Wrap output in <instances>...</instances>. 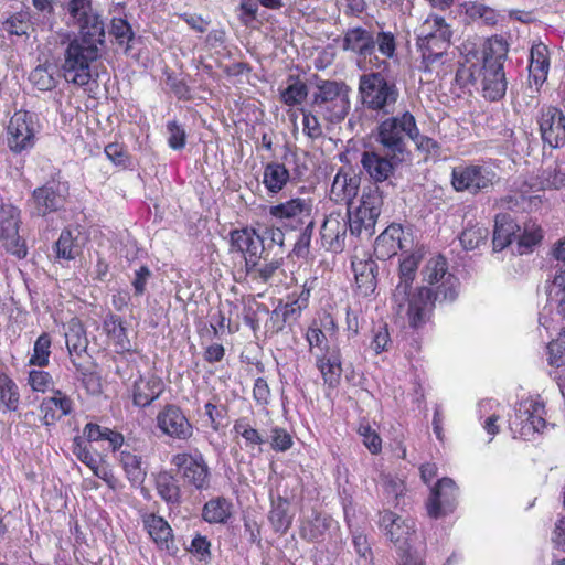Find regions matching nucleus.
<instances>
[{
  "instance_id": "864d4df0",
  "label": "nucleus",
  "mask_w": 565,
  "mask_h": 565,
  "mask_svg": "<svg viewBox=\"0 0 565 565\" xmlns=\"http://www.w3.org/2000/svg\"><path fill=\"white\" fill-rule=\"evenodd\" d=\"M488 235L489 232L484 225L480 223H468L460 235V242L463 248L472 250L479 247L480 244H484Z\"/></svg>"
},
{
  "instance_id": "c756f323",
  "label": "nucleus",
  "mask_w": 565,
  "mask_h": 565,
  "mask_svg": "<svg viewBox=\"0 0 565 565\" xmlns=\"http://www.w3.org/2000/svg\"><path fill=\"white\" fill-rule=\"evenodd\" d=\"M352 269L355 277L356 292L362 297H369L376 289L377 265L374 260H352Z\"/></svg>"
},
{
  "instance_id": "72a5a7b5",
  "label": "nucleus",
  "mask_w": 565,
  "mask_h": 565,
  "mask_svg": "<svg viewBox=\"0 0 565 565\" xmlns=\"http://www.w3.org/2000/svg\"><path fill=\"white\" fill-rule=\"evenodd\" d=\"M343 49L356 52L366 58L374 53L375 41L371 32L362 28H353L347 31L343 39Z\"/></svg>"
},
{
  "instance_id": "f704fd0d",
  "label": "nucleus",
  "mask_w": 565,
  "mask_h": 565,
  "mask_svg": "<svg viewBox=\"0 0 565 565\" xmlns=\"http://www.w3.org/2000/svg\"><path fill=\"white\" fill-rule=\"evenodd\" d=\"M518 232H521V228L516 225L510 215H498L495 217L493 230V250L500 252L512 244L513 239H516Z\"/></svg>"
},
{
  "instance_id": "423d86ee",
  "label": "nucleus",
  "mask_w": 565,
  "mask_h": 565,
  "mask_svg": "<svg viewBox=\"0 0 565 565\" xmlns=\"http://www.w3.org/2000/svg\"><path fill=\"white\" fill-rule=\"evenodd\" d=\"M416 136V119L409 111L385 118L377 127V141L383 151L405 158L407 141Z\"/></svg>"
},
{
  "instance_id": "4d7b16f0",
  "label": "nucleus",
  "mask_w": 565,
  "mask_h": 565,
  "mask_svg": "<svg viewBox=\"0 0 565 565\" xmlns=\"http://www.w3.org/2000/svg\"><path fill=\"white\" fill-rule=\"evenodd\" d=\"M547 361L554 370L565 366V328L556 340L548 343Z\"/></svg>"
},
{
  "instance_id": "c03bdc74",
  "label": "nucleus",
  "mask_w": 565,
  "mask_h": 565,
  "mask_svg": "<svg viewBox=\"0 0 565 565\" xmlns=\"http://www.w3.org/2000/svg\"><path fill=\"white\" fill-rule=\"evenodd\" d=\"M280 266L281 259H274L268 263H262V259H256V262L245 267L246 277L255 282L268 284Z\"/></svg>"
},
{
  "instance_id": "9b49d317",
  "label": "nucleus",
  "mask_w": 565,
  "mask_h": 565,
  "mask_svg": "<svg viewBox=\"0 0 565 565\" xmlns=\"http://www.w3.org/2000/svg\"><path fill=\"white\" fill-rule=\"evenodd\" d=\"M65 8L67 24L77 28L78 35L105 36L104 22L93 9L92 0H68Z\"/></svg>"
},
{
  "instance_id": "7c9ffc66",
  "label": "nucleus",
  "mask_w": 565,
  "mask_h": 565,
  "mask_svg": "<svg viewBox=\"0 0 565 565\" xmlns=\"http://www.w3.org/2000/svg\"><path fill=\"white\" fill-rule=\"evenodd\" d=\"M316 365L322 375L324 384L329 387L338 386L342 374L339 350L328 348L324 353L317 355Z\"/></svg>"
},
{
  "instance_id": "6e6d98bb",
  "label": "nucleus",
  "mask_w": 565,
  "mask_h": 565,
  "mask_svg": "<svg viewBox=\"0 0 565 565\" xmlns=\"http://www.w3.org/2000/svg\"><path fill=\"white\" fill-rule=\"evenodd\" d=\"M51 337L49 333H42L34 342L33 353L30 358L29 363L40 367L49 364V358L51 354Z\"/></svg>"
},
{
  "instance_id": "79ce46f5",
  "label": "nucleus",
  "mask_w": 565,
  "mask_h": 565,
  "mask_svg": "<svg viewBox=\"0 0 565 565\" xmlns=\"http://www.w3.org/2000/svg\"><path fill=\"white\" fill-rule=\"evenodd\" d=\"M508 43L500 36L488 39L483 47V66H501L503 67L508 55Z\"/></svg>"
},
{
  "instance_id": "dca6fc26",
  "label": "nucleus",
  "mask_w": 565,
  "mask_h": 565,
  "mask_svg": "<svg viewBox=\"0 0 565 565\" xmlns=\"http://www.w3.org/2000/svg\"><path fill=\"white\" fill-rule=\"evenodd\" d=\"M405 160L403 157H395L393 152L364 151L361 156L363 170L374 182L388 180L394 170Z\"/></svg>"
},
{
  "instance_id": "9d476101",
  "label": "nucleus",
  "mask_w": 565,
  "mask_h": 565,
  "mask_svg": "<svg viewBox=\"0 0 565 565\" xmlns=\"http://www.w3.org/2000/svg\"><path fill=\"white\" fill-rule=\"evenodd\" d=\"M497 180L495 170L486 162L459 164L452 168L451 172L454 189L473 195L489 192Z\"/></svg>"
},
{
  "instance_id": "f3484780",
  "label": "nucleus",
  "mask_w": 565,
  "mask_h": 565,
  "mask_svg": "<svg viewBox=\"0 0 565 565\" xmlns=\"http://www.w3.org/2000/svg\"><path fill=\"white\" fill-rule=\"evenodd\" d=\"M529 90L531 98L539 104L537 95L542 85L546 82L550 71V51L543 43L533 44L529 56Z\"/></svg>"
},
{
  "instance_id": "338daca9",
  "label": "nucleus",
  "mask_w": 565,
  "mask_h": 565,
  "mask_svg": "<svg viewBox=\"0 0 565 565\" xmlns=\"http://www.w3.org/2000/svg\"><path fill=\"white\" fill-rule=\"evenodd\" d=\"M73 454L76 458L86 465L88 468H93L98 460L90 454L88 445L84 437H75L73 440Z\"/></svg>"
},
{
  "instance_id": "5701e85b",
  "label": "nucleus",
  "mask_w": 565,
  "mask_h": 565,
  "mask_svg": "<svg viewBox=\"0 0 565 565\" xmlns=\"http://www.w3.org/2000/svg\"><path fill=\"white\" fill-rule=\"evenodd\" d=\"M164 391V383L156 374L140 375L131 386L132 404L145 408L158 399Z\"/></svg>"
},
{
  "instance_id": "e2e57ef3",
  "label": "nucleus",
  "mask_w": 565,
  "mask_h": 565,
  "mask_svg": "<svg viewBox=\"0 0 565 565\" xmlns=\"http://www.w3.org/2000/svg\"><path fill=\"white\" fill-rule=\"evenodd\" d=\"M441 25L445 28H450L444 18L439 15H429L419 28L417 41H422L423 39L427 40L433 35H437L439 33V29H441Z\"/></svg>"
},
{
  "instance_id": "cd10ccee",
  "label": "nucleus",
  "mask_w": 565,
  "mask_h": 565,
  "mask_svg": "<svg viewBox=\"0 0 565 565\" xmlns=\"http://www.w3.org/2000/svg\"><path fill=\"white\" fill-rule=\"evenodd\" d=\"M554 255L563 265L550 286L548 300L555 306L556 313L565 320V239L559 242Z\"/></svg>"
},
{
  "instance_id": "0eeeda50",
  "label": "nucleus",
  "mask_w": 565,
  "mask_h": 565,
  "mask_svg": "<svg viewBox=\"0 0 565 565\" xmlns=\"http://www.w3.org/2000/svg\"><path fill=\"white\" fill-rule=\"evenodd\" d=\"M422 287L433 290V309L435 302L454 301L458 297L459 280L448 270L445 257L436 256L430 258L422 270Z\"/></svg>"
},
{
  "instance_id": "680f3d73",
  "label": "nucleus",
  "mask_w": 565,
  "mask_h": 565,
  "mask_svg": "<svg viewBox=\"0 0 565 565\" xmlns=\"http://www.w3.org/2000/svg\"><path fill=\"white\" fill-rule=\"evenodd\" d=\"M313 227H315L313 220H309L307 222V224H305L303 231L298 236V238L294 245V249H292V253L298 258H306L309 255V248H310V242H311Z\"/></svg>"
},
{
  "instance_id": "052dcab7",
  "label": "nucleus",
  "mask_w": 565,
  "mask_h": 565,
  "mask_svg": "<svg viewBox=\"0 0 565 565\" xmlns=\"http://www.w3.org/2000/svg\"><path fill=\"white\" fill-rule=\"evenodd\" d=\"M110 34L114 35L120 45H127V47L134 39V32L130 24L121 18H114L111 20Z\"/></svg>"
},
{
  "instance_id": "393cba45",
  "label": "nucleus",
  "mask_w": 565,
  "mask_h": 565,
  "mask_svg": "<svg viewBox=\"0 0 565 565\" xmlns=\"http://www.w3.org/2000/svg\"><path fill=\"white\" fill-rule=\"evenodd\" d=\"M479 75H481L480 86L482 96L487 100L498 102L505 96L508 81L503 67L488 66L487 68L479 70Z\"/></svg>"
},
{
  "instance_id": "bb28decb",
  "label": "nucleus",
  "mask_w": 565,
  "mask_h": 565,
  "mask_svg": "<svg viewBox=\"0 0 565 565\" xmlns=\"http://www.w3.org/2000/svg\"><path fill=\"white\" fill-rule=\"evenodd\" d=\"M64 335L71 362L76 371H82V364L77 359L86 351L88 340L79 319L73 318L68 321Z\"/></svg>"
},
{
  "instance_id": "37998d69",
  "label": "nucleus",
  "mask_w": 565,
  "mask_h": 565,
  "mask_svg": "<svg viewBox=\"0 0 565 565\" xmlns=\"http://www.w3.org/2000/svg\"><path fill=\"white\" fill-rule=\"evenodd\" d=\"M232 503L218 497L207 501L202 510V518L209 523H225L232 515Z\"/></svg>"
},
{
  "instance_id": "4be33fe9",
  "label": "nucleus",
  "mask_w": 565,
  "mask_h": 565,
  "mask_svg": "<svg viewBox=\"0 0 565 565\" xmlns=\"http://www.w3.org/2000/svg\"><path fill=\"white\" fill-rule=\"evenodd\" d=\"M348 222L340 213H331L326 217L321 230L322 246L332 253H341L345 247Z\"/></svg>"
},
{
  "instance_id": "39448f33",
  "label": "nucleus",
  "mask_w": 565,
  "mask_h": 565,
  "mask_svg": "<svg viewBox=\"0 0 565 565\" xmlns=\"http://www.w3.org/2000/svg\"><path fill=\"white\" fill-rule=\"evenodd\" d=\"M383 206V193L377 186H371L363 191L359 205H348L344 216L352 236L371 238L375 233V225Z\"/></svg>"
},
{
  "instance_id": "412c9836",
  "label": "nucleus",
  "mask_w": 565,
  "mask_h": 565,
  "mask_svg": "<svg viewBox=\"0 0 565 565\" xmlns=\"http://www.w3.org/2000/svg\"><path fill=\"white\" fill-rule=\"evenodd\" d=\"M232 249L244 254L245 267L256 259L264 258V237L258 235L254 228L244 227L230 233Z\"/></svg>"
},
{
  "instance_id": "a19ab883",
  "label": "nucleus",
  "mask_w": 565,
  "mask_h": 565,
  "mask_svg": "<svg viewBox=\"0 0 565 565\" xmlns=\"http://www.w3.org/2000/svg\"><path fill=\"white\" fill-rule=\"evenodd\" d=\"M120 462L131 486H142L147 476V468L143 465L142 458L129 451H121Z\"/></svg>"
},
{
  "instance_id": "6ab92c4d",
  "label": "nucleus",
  "mask_w": 565,
  "mask_h": 565,
  "mask_svg": "<svg viewBox=\"0 0 565 565\" xmlns=\"http://www.w3.org/2000/svg\"><path fill=\"white\" fill-rule=\"evenodd\" d=\"M458 497V488L450 478L440 479L431 489L430 497L427 502V511L429 516L439 518L455 510Z\"/></svg>"
},
{
  "instance_id": "4468645a",
  "label": "nucleus",
  "mask_w": 565,
  "mask_h": 565,
  "mask_svg": "<svg viewBox=\"0 0 565 565\" xmlns=\"http://www.w3.org/2000/svg\"><path fill=\"white\" fill-rule=\"evenodd\" d=\"M156 426L163 436L172 439L188 440L193 436L192 424L175 404H167L158 412Z\"/></svg>"
},
{
  "instance_id": "7ed1b4c3",
  "label": "nucleus",
  "mask_w": 565,
  "mask_h": 565,
  "mask_svg": "<svg viewBox=\"0 0 565 565\" xmlns=\"http://www.w3.org/2000/svg\"><path fill=\"white\" fill-rule=\"evenodd\" d=\"M359 95L365 109L385 117L394 114L399 89L383 71H375L360 76Z\"/></svg>"
},
{
  "instance_id": "a18cd8bd",
  "label": "nucleus",
  "mask_w": 565,
  "mask_h": 565,
  "mask_svg": "<svg viewBox=\"0 0 565 565\" xmlns=\"http://www.w3.org/2000/svg\"><path fill=\"white\" fill-rule=\"evenodd\" d=\"M145 527L151 539L159 545L168 547V542L172 537V530L169 523L161 516L149 514L143 519Z\"/></svg>"
},
{
  "instance_id": "5fc2aeb1",
  "label": "nucleus",
  "mask_w": 565,
  "mask_h": 565,
  "mask_svg": "<svg viewBox=\"0 0 565 565\" xmlns=\"http://www.w3.org/2000/svg\"><path fill=\"white\" fill-rule=\"evenodd\" d=\"M437 35H433L427 40L423 39L422 41H417V45L419 50H440L443 53H449L448 50L450 47V39L452 36V31L450 28H445L441 25V29L438 31Z\"/></svg>"
},
{
  "instance_id": "f257e3e1",
  "label": "nucleus",
  "mask_w": 565,
  "mask_h": 565,
  "mask_svg": "<svg viewBox=\"0 0 565 565\" xmlns=\"http://www.w3.org/2000/svg\"><path fill=\"white\" fill-rule=\"evenodd\" d=\"M420 260L419 253L408 254L401 259L399 281L391 298L396 322L413 330L423 328L433 312V290L428 287H413Z\"/></svg>"
},
{
  "instance_id": "f03ea898",
  "label": "nucleus",
  "mask_w": 565,
  "mask_h": 565,
  "mask_svg": "<svg viewBox=\"0 0 565 565\" xmlns=\"http://www.w3.org/2000/svg\"><path fill=\"white\" fill-rule=\"evenodd\" d=\"M105 36L73 38L63 54L62 72L66 82L77 86L87 85L92 77L93 63L100 56Z\"/></svg>"
},
{
  "instance_id": "8fccbe9b",
  "label": "nucleus",
  "mask_w": 565,
  "mask_h": 565,
  "mask_svg": "<svg viewBox=\"0 0 565 565\" xmlns=\"http://www.w3.org/2000/svg\"><path fill=\"white\" fill-rule=\"evenodd\" d=\"M307 96L306 83L292 76L289 77L287 87L280 90V99L287 106L300 105Z\"/></svg>"
},
{
  "instance_id": "4c0bfd02",
  "label": "nucleus",
  "mask_w": 565,
  "mask_h": 565,
  "mask_svg": "<svg viewBox=\"0 0 565 565\" xmlns=\"http://www.w3.org/2000/svg\"><path fill=\"white\" fill-rule=\"evenodd\" d=\"M290 180L289 170L279 162H268L264 167L263 184L268 193H279Z\"/></svg>"
},
{
  "instance_id": "58836bf2",
  "label": "nucleus",
  "mask_w": 565,
  "mask_h": 565,
  "mask_svg": "<svg viewBox=\"0 0 565 565\" xmlns=\"http://www.w3.org/2000/svg\"><path fill=\"white\" fill-rule=\"evenodd\" d=\"M103 328L115 343L118 352H129L131 350V343L120 317L108 313L104 319Z\"/></svg>"
},
{
  "instance_id": "09e8293b",
  "label": "nucleus",
  "mask_w": 565,
  "mask_h": 565,
  "mask_svg": "<svg viewBox=\"0 0 565 565\" xmlns=\"http://www.w3.org/2000/svg\"><path fill=\"white\" fill-rule=\"evenodd\" d=\"M56 258L64 260L75 259L82 253L78 237H74L71 230H63L55 243Z\"/></svg>"
},
{
  "instance_id": "0e129e2a",
  "label": "nucleus",
  "mask_w": 565,
  "mask_h": 565,
  "mask_svg": "<svg viewBox=\"0 0 565 565\" xmlns=\"http://www.w3.org/2000/svg\"><path fill=\"white\" fill-rule=\"evenodd\" d=\"M167 131L169 147L174 150L183 149L186 141L184 128H182L175 120H172L168 121Z\"/></svg>"
},
{
  "instance_id": "c9c22d12",
  "label": "nucleus",
  "mask_w": 565,
  "mask_h": 565,
  "mask_svg": "<svg viewBox=\"0 0 565 565\" xmlns=\"http://www.w3.org/2000/svg\"><path fill=\"white\" fill-rule=\"evenodd\" d=\"M156 490L169 507H178L181 503L180 483L172 472L161 471L157 475Z\"/></svg>"
},
{
  "instance_id": "bf43d9fd",
  "label": "nucleus",
  "mask_w": 565,
  "mask_h": 565,
  "mask_svg": "<svg viewBox=\"0 0 565 565\" xmlns=\"http://www.w3.org/2000/svg\"><path fill=\"white\" fill-rule=\"evenodd\" d=\"M422 52V64L425 72L439 73V68L450 60L449 53H443L440 50H420Z\"/></svg>"
},
{
  "instance_id": "e433bc0d",
  "label": "nucleus",
  "mask_w": 565,
  "mask_h": 565,
  "mask_svg": "<svg viewBox=\"0 0 565 565\" xmlns=\"http://www.w3.org/2000/svg\"><path fill=\"white\" fill-rule=\"evenodd\" d=\"M233 431L244 440L243 448L254 454L256 450L262 452V445L266 443V437L257 430L248 417H241L235 420Z\"/></svg>"
},
{
  "instance_id": "603ef678",
  "label": "nucleus",
  "mask_w": 565,
  "mask_h": 565,
  "mask_svg": "<svg viewBox=\"0 0 565 565\" xmlns=\"http://www.w3.org/2000/svg\"><path fill=\"white\" fill-rule=\"evenodd\" d=\"M542 230L535 223L526 224L523 231L516 233V252L526 254L542 239Z\"/></svg>"
},
{
  "instance_id": "3c124183",
  "label": "nucleus",
  "mask_w": 565,
  "mask_h": 565,
  "mask_svg": "<svg viewBox=\"0 0 565 565\" xmlns=\"http://www.w3.org/2000/svg\"><path fill=\"white\" fill-rule=\"evenodd\" d=\"M19 402L20 393L15 382L7 375L0 376V403L4 411H17Z\"/></svg>"
},
{
  "instance_id": "69168bd1",
  "label": "nucleus",
  "mask_w": 565,
  "mask_h": 565,
  "mask_svg": "<svg viewBox=\"0 0 565 565\" xmlns=\"http://www.w3.org/2000/svg\"><path fill=\"white\" fill-rule=\"evenodd\" d=\"M303 116V132L310 138L316 139L322 136V129L319 119L321 118L317 113L307 109H301Z\"/></svg>"
},
{
  "instance_id": "c85d7f7f",
  "label": "nucleus",
  "mask_w": 565,
  "mask_h": 565,
  "mask_svg": "<svg viewBox=\"0 0 565 565\" xmlns=\"http://www.w3.org/2000/svg\"><path fill=\"white\" fill-rule=\"evenodd\" d=\"M72 407V399L61 391H55L53 396L44 398L40 405L43 424L46 426L54 424L68 415Z\"/></svg>"
},
{
  "instance_id": "aec40b11",
  "label": "nucleus",
  "mask_w": 565,
  "mask_h": 565,
  "mask_svg": "<svg viewBox=\"0 0 565 565\" xmlns=\"http://www.w3.org/2000/svg\"><path fill=\"white\" fill-rule=\"evenodd\" d=\"M67 186L62 183H49L38 188L32 194V214L45 216L47 213L60 210L67 195Z\"/></svg>"
},
{
  "instance_id": "a211bd4d",
  "label": "nucleus",
  "mask_w": 565,
  "mask_h": 565,
  "mask_svg": "<svg viewBox=\"0 0 565 565\" xmlns=\"http://www.w3.org/2000/svg\"><path fill=\"white\" fill-rule=\"evenodd\" d=\"M539 127L544 143L559 148L565 143V114L556 107L542 109Z\"/></svg>"
},
{
  "instance_id": "b1692460",
  "label": "nucleus",
  "mask_w": 565,
  "mask_h": 565,
  "mask_svg": "<svg viewBox=\"0 0 565 565\" xmlns=\"http://www.w3.org/2000/svg\"><path fill=\"white\" fill-rule=\"evenodd\" d=\"M312 204L306 199H291L269 207V214L279 221L307 224L311 218Z\"/></svg>"
},
{
  "instance_id": "2f4dec72",
  "label": "nucleus",
  "mask_w": 565,
  "mask_h": 565,
  "mask_svg": "<svg viewBox=\"0 0 565 565\" xmlns=\"http://www.w3.org/2000/svg\"><path fill=\"white\" fill-rule=\"evenodd\" d=\"M403 230L399 225L387 226L375 239L374 253L380 259H387L396 255L402 248L401 237Z\"/></svg>"
},
{
  "instance_id": "1a4fd4ad",
  "label": "nucleus",
  "mask_w": 565,
  "mask_h": 565,
  "mask_svg": "<svg viewBox=\"0 0 565 565\" xmlns=\"http://www.w3.org/2000/svg\"><path fill=\"white\" fill-rule=\"evenodd\" d=\"M40 129L39 118L34 113L18 110L6 127V143L15 154L29 152L35 146Z\"/></svg>"
},
{
  "instance_id": "a878e982",
  "label": "nucleus",
  "mask_w": 565,
  "mask_h": 565,
  "mask_svg": "<svg viewBox=\"0 0 565 565\" xmlns=\"http://www.w3.org/2000/svg\"><path fill=\"white\" fill-rule=\"evenodd\" d=\"M332 524L333 519L331 516L312 510L301 519L299 535L309 543L322 542Z\"/></svg>"
},
{
  "instance_id": "6e6552de",
  "label": "nucleus",
  "mask_w": 565,
  "mask_h": 565,
  "mask_svg": "<svg viewBox=\"0 0 565 565\" xmlns=\"http://www.w3.org/2000/svg\"><path fill=\"white\" fill-rule=\"evenodd\" d=\"M545 414V405L541 396H529L519 402L514 416L509 422L514 437L531 439L535 434L542 433L547 427Z\"/></svg>"
},
{
  "instance_id": "473e14b6",
  "label": "nucleus",
  "mask_w": 565,
  "mask_h": 565,
  "mask_svg": "<svg viewBox=\"0 0 565 565\" xmlns=\"http://www.w3.org/2000/svg\"><path fill=\"white\" fill-rule=\"evenodd\" d=\"M460 8L465 23H478L484 25H495L498 23L499 13L497 10L480 1H466Z\"/></svg>"
},
{
  "instance_id": "49530a36",
  "label": "nucleus",
  "mask_w": 565,
  "mask_h": 565,
  "mask_svg": "<svg viewBox=\"0 0 565 565\" xmlns=\"http://www.w3.org/2000/svg\"><path fill=\"white\" fill-rule=\"evenodd\" d=\"M32 25L31 13L29 11H20L3 20L1 30L9 36H28Z\"/></svg>"
},
{
  "instance_id": "20e7f679",
  "label": "nucleus",
  "mask_w": 565,
  "mask_h": 565,
  "mask_svg": "<svg viewBox=\"0 0 565 565\" xmlns=\"http://www.w3.org/2000/svg\"><path fill=\"white\" fill-rule=\"evenodd\" d=\"M351 88L335 81H321L312 95L311 108L328 124H339L348 116Z\"/></svg>"
},
{
  "instance_id": "ea45409f",
  "label": "nucleus",
  "mask_w": 565,
  "mask_h": 565,
  "mask_svg": "<svg viewBox=\"0 0 565 565\" xmlns=\"http://www.w3.org/2000/svg\"><path fill=\"white\" fill-rule=\"evenodd\" d=\"M58 78V70L52 63L38 65L29 76L30 82L41 92H49L55 88Z\"/></svg>"
},
{
  "instance_id": "774afa93",
  "label": "nucleus",
  "mask_w": 565,
  "mask_h": 565,
  "mask_svg": "<svg viewBox=\"0 0 565 565\" xmlns=\"http://www.w3.org/2000/svg\"><path fill=\"white\" fill-rule=\"evenodd\" d=\"M29 385L35 392H46L53 384L52 376L49 372L32 370L29 373Z\"/></svg>"
},
{
  "instance_id": "13d9d810",
  "label": "nucleus",
  "mask_w": 565,
  "mask_h": 565,
  "mask_svg": "<svg viewBox=\"0 0 565 565\" xmlns=\"http://www.w3.org/2000/svg\"><path fill=\"white\" fill-rule=\"evenodd\" d=\"M359 435L362 437L363 445L373 455H377L382 450V439L374 428L367 422H362L358 428Z\"/></svg>"
},
{
  "instance_id": "ddd939ff",
  "label": "nucleus",
  "mask_w": 565,
  "mask_h": 565,
  "mask_svg": "<svg viewBox=\"0 0 565 565\" xmlns=\"http://www.w3.org/2000/svg\"><path fill=\"white\" fill-rule=\"evenodd\" d=\"M20 211L10 204L0 205V241L10 254L24 258L28 254L24 241L19 236Z\"/></svg>"
},
{
  "instance_id": "de8ad7c7",
  "label": "nucleus",
  "mask_w": 565,
  "mask_h": 565,
  "mask_svg": "<svg viewBox=\"0 0 565 565\" xmlns=\"http://www.w3.org/2000/svg\"><path fill=\"white\" fill-rule=\"evenodd\" d=\"M289 502L279 497L273 501L271 510L269 511V521L275 532L285 534L291 525L292 516L289 515Z\"/></svg>"
},
{
  "instance_id": "2eb2a0df",
  "label": "nucleus",
  "mask_w": 565,
  "mask_h": 565,
  "mask_svg": "<svg viewBox=\"0 0 565 565\" xmlns=\"http://www.w3.org/2000/svg\"><path fill=\"white\" fill-rule=\"evenodd\" d=\"M171 463L182 471L183 479L198 490L210 487V470L201 452L177 454Z\"/></svg>"
},
{
  "instance_id": "f8f14e48",
  "label": "nucleus",
  "mask_w": 565,
  "mask_h": 565,
  "mask_svg": "<svg viewBox=\"0 0 565 565\" xmlns=\"http://www.w3.org/2000/svg\"><path fill=\"white\" fill-rule=\"evenodd\" d=\"M379 525L401 554L412 551V541L415 535V522L402 518L391 511L380 513Z\"/></svg>"
}]
</instances>
